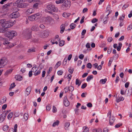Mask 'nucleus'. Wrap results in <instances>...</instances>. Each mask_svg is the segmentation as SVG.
Returning a JSON list of instances; mask_svg holds the SVG:
<instances>
[{"label":"nucleus","instance_id":"6e6d98bb","mask_svg":"<svg viewBox=\"0 0 132 132\" xmlns=\"http://www.w3.org/2000/svg\"><path fill=\"white\" fill-rule=\"evenodd\" d=\"M84 57V55L82 54H80L79 56V58L81 60H82Z\"/></svg>","mask_w":132,"mask_h":132},{"label":"nucleus","instance_id":"f03ea898","mask_svg":"<svg viewBox=\"0 0 132 132\" xmlns=\"http://www.w3.org/2000/svg\"><path fill=\"white\" fill-rule=\"evenodd\" d=\"M16 32L14 31H9L7 32L6 35L7 37L9 39V40L15 36L17 35Z\"/></svg>","mask_w":132,"mask_h":132},{"label":"nucleus","instance_id":"2f4dec72","mask_svg":"<svg viewBox=\"0 0 132 132\" xmlns=\"http://www.w3.org/2000/svg\"><path fill=\"white\" fill-rule=\"evenodd\" d=\"M76 26V24L74 23H72L70 25V27L71 29H73L75 28Z\"/></svg>","mask_w":132,"mask_h":132},{"label":"nucleus","instance_id":"a19ab883","mask_svg":"<svg viewBox=\"0 0 132 132\" xmlns=\"http://www.w3.org/2000/svg\"><path fill=\"white\" fill-rule=\"evenodd\" d=\"M61 64V62L60 61H59L55 65V67H56V68H58V67Z\"/></svg>","mask_w":132,"mask_h":132},{"label":"nucleus","instance_id":"0e129e2a","mask_svg":"<svg viewBox=\"0 0 132 132\" xmlns=\"http://www.w3.org/2000/svg\"><path fill=\"white\" fill-rule=\"evenodd\" d=\"M132 28V24L130 25L128 27L127 29L128 30H130Z\"/></svg>","mask_w":132,"mask_h":132},{"label":"nucleus","instance_id":"79ce46f5","mask_svg":"<svg viewBox=\"0 0 132 132\" xmlns=\"http://www.w3.org/2000/svg\"><path fill=\"white\" fill-rule=\"evenodd\" d=\"M9 128V127L8 126H5L3 127V130L4 131H6L7 130H8Z\"/></svg>","mask_w":132,"mask_h":132},{"label":"nucleus","instance_id":"5701e85b","mask_svg":"<svg viewBox=\"0 0 132 132\" xmlns=\"http://www.w3.org/2000/svg\"><path fill=\"white\" fill-rule=\"evenodd\" d=\"M70 123L69 122H66L64 125V128L65 130L68 129V128L70 125Z\"/></svg>","mask_w":132,"mask_h":132},{"label":"nucleus","instance_id":"680f3d73","mask_svg":"<svg viewBox=\"0 0 132 132\" xmlns=\"http://www.w3.org/2000/svg\"><path fill=\"white\" fill-rule=\"evenodd\" d=\"M86 30L85 29L83 30L81 32L82 35L83 36L86 33Z\"/></svg>","mask_w":132,"mask_h":132},{"label":"nucleus","instance_id":"4c0bfd02","mask_svg":"<svg viewBox=\"0 0 132 132\" xmlns=\"http://www.w3.org/2000/svg\"><path fill=\"white\" fill-rule=\"evenodd\" d=\"M57 109L55 106H53V107L52 111L53 113H55L57 112Z\"/></svg>","mask_w":132,"mask_h":132},{"label":"nucleus","instance_id":"09e8293b","mask_svg":"<svg viewBox=\"0 0 132 132\" xmlns=\"http://www.w3.org/2000/svg\"><path fill=\"white\" fill-rule=\"evenodd\" d=\"M122 125V123H119L116 125L115 126V127L116 128H118L120 126H121Z\"/></svg>","mask_w":132,"mask_h":132},{"label":"nucleus","instance_id":"c9c22d12","mask_svg":"<svg viewBox=\"0 0 132 132\" xmlns=\"http://www.w3.org/2000/svg\"><path fill=\"white\" fill-rule=\"evenodd\" d=\"M6 99V98L2 99L0 102V104H2L5 102Z\"/></svg>","mask_w":132,"mask_h":132},{"label":"nucleus","instance_id":"0eeeda50","mask_svg":"<svg viewBox=\"0 0 132 132\" xmlns=\"http://www.w3.org/2000/svg\"><path fill=\"white\" fill-rule=\"evenodd\" d=\"M47 8L48 10L52 11L54 12H56L58 11L57 9L52 4H50L48 5L47 6Z\"/></svg>","mask_w":132,"mask_h":132},{"label":"nucleus","instance_id":"37998d69","mask_svg":"<svg viewBox=\"0 0 132 132\" xmlns=\"http://www.w3.org/2000/svg\"><path fill=\"white\" fill-rule=\"evenodd\" d=\"M87 67L88 68L91 69L92 67V65L91 63H89L87 65Z\"/></svg>","mask_w":132,"mask_h":132},{"label":"nucleus","instance_id":"ea45409f","mask_svg":"<svg viewBox=\"0 0 132 132\" xmlns=\"http://www.w3.org/2000/svg\"><path fill=\"white\" fill-rule=\"evenodd\" d=\"M10 5L9 4H7L4 5L3 7V8L5 9L6 8H7L8 7H9Z\"/></svg>","mask_w":132,"mask_h":132},{"label":"nucleus","instance_id":"9d476101","mask_svg":"<svg viewBox=\"0 0 132 132\" xmlns=\"http://www.w3.org/2000/svg\"><path fill=\"white\" fill-rule=\"evenodd\" d=\"M110 6L109 5H108V7H107L106 10H107L106 11L107 12L108 11H109V12L108 14L105 17V18H104V19L103 20V21H104L103 22L104 24H105L107 22V19L108 18V16L109 15V14L111 13V11H110Z\"/></svg>","mask_w":132,"mask_h":132},{"label":"nucleus","instance_id":"393cba45","mask_svg":"<svg viewBox=\"0 0 132 132\" xmlns=\"http://www.w3.org/2000/svg\"><path fill=\"white\" fill-rule=\"evenodd\" d=\"M107 80L106 78H105L104 79H102L100 80V82L102 84H104L105 83Z\"/></svg>","mask_w":132,"mask_h":132},{"label":"nucleus","instance_id":"423d86ee","mask_svg":"<svg viewBox=\"0 0 132 132\" xmlns=\"http://www.w3.org/2000/svg\"><path fill=\"white\" fill-rule=\"evenodd\" d=\"M23 34L27 39L31 38V35L30 32L28 29H26L24 30L23 32Z\"/></svg>","mask_w":132,"mask_h":132},{"label":"nucleus","instance_id":"774afa93","mask_svg":"<svg viewBox=\"0 0 132 132\" xmlns=\"http://www.w3.org/2000/svg\"><path fill=\"white\" fill-rule=\"evenodd\" d=\"M89 129L87 127H86L84 129V131L85 132H89Z\"/></svg>","mask_w":132,"mask_h":132},{"label":"nucleus","instance_id":"6ab92c4d","mask_svg":"<svg viewBox=\"0 0 132 132\" xmlns=\"http://www.w3.org/2000/svg\"><path fill=\"white\" fill-rule=\"evenodd\" d=\"M60 32L61 33H62L64 32L65 29V27L64 25L63 24L61 25L60 26Z\"/></svg>","mask_w":132,"mask_h":132},{"label":"nucleus","instance_id":"e433bc0d","mask_svg":"<svg viewBox=\"0 0 132 132\" xmlns=\"http://www.w3.org/2000/svg\"><path fill=\"white\" fill-rule=\"evenodd\" d=\"M13 113H10L7 116V118L9 119H11L12 117Z\"/></svg>","mask_w":132,"mask_h":132},{"label":"nucleus","instance_id":"58836bf2","mask_svg":"<svg viewBox=\"0 0 132 132\" xmlns=\"http://www.w3.org/2000/svg\"><path fill=\"white\" fill-rule=\"evenodd\" d=\"M39 4V3H35L33 5V7L34 8H37L38 7V5Z\"/></svg>","mask_w":132,"mask_h":132},{"label":"nucleus","instance_id":"b1692460","mask_svg":"<svg viewBox=\"0 0 132 132\" xmlns=\"http://www.w3.org/2000/svg\"><path fill=\"white\" fill-rule=\"evenodd\" d=\"M122 44L121 43H119V46L117 47V50L118 51H119L120 50L121 47L122 46Z\"/></svg>","mask_w":132,"mask_h":132},{"label":"nucleus","instance_id":"cd10ccee","mask_svg":"<svg viewBox=\"0 0 132 132\" xmlns=\"http://www.w3.org/2000/svg\"><path fill=\"white\" fill-rule=\"evenodd\" d=\"M93 78V76L92 75H90L88 76L86 79L87 81H89L90 80L92 79Z\"/></svg>","mask_w":132,"mask_h":132},{"label":"nucleus","instance_id":"49530a36","mask_svg":"<svg viewBox=\"0 0 132 132\" xmlns=\"http://www.w3.org/2000/svg\"><path fill=\"white\" fill-rule=\"evenodd\" d=\"M98 19L96 18H94L92 20L91 22L92 23H94L97 22Z\"/></svg>","mask_w":132,"mask_h":132},{"label":"nucleus","instance_id":"7c9ffc66","mask_svg":"<svg viewBox=\"0 0 132 132\" xmlns=\"http://www.w3.org/2000/svg\"><path fill=\"white\" fill-rule=\"evenodd\" d=\"M59 121L58 120H56V122H54L52 126L53 127H55L56 126H57L59 124Z\"/></svg>","mask_w":132,"mask_h":132},{"label":"nucleus","instance_id":"a211bd4d","mask_svg":"<svg viewBox=\"0 0 132 132\" xmlns=\"http://www.w3.org/2000/svg\"><path fill=\"white\" fill-rule=\"evenodd\" d=\"M38 26L37 25H35L33 26L32 27L31 29L32 30L34 31H37L38 30Z\"/></svg>","mask_w":132,"mask_h":132},{"label":"nucleus","instance_id":"9b49d317","mask_svg":"<svg viewBox=\"0 0 132 132\" xmlns=\"http://www.w3.org/2000/svg\"><path fill=\"white\" fill-rule=\"evenodd\" d=\"M29 5V4L27 3H19L18 4L17 7L20 8H25L27 7Z\"/></svg>","mask_w":132,"mask_h":132},{"label":"nucleus","instance_id":"6e6552de","mask_svg":"<svg viewBox=\"0 0 132 132\" xmlns=\"http://www.w3.org/2000/svg\"><path fill=\"white\" fill-rule=\"evenodd\" d=\"M7 62V59L5 57H3L0 60V68L3 67Z\"/></svg>","mask_w":132,"mask_h":132},{"label":"nucleus","instance_id":"13d9d810","mask_svg":"<svg viewBox=\"0 0 132 132\" xmlns=\"http://www.w3.org/2000/svg\"><path fill=\"white\" fill-rule=\"evenodd\" d=\"M23 1V0H17L16 2V3L18 4L20 3H21V2H22Z\"/></svg>","mask_w":132,"mask_h":132},{"label":"nucleus","instance_id":"2eb2a0df","mask_svg":"<svg viewBox=\"0 0 132 132\" xmlns=\"http://www.w3.org/2000/svg\"><path fill=\"white\" fill-rule=\"evenodd\" d=\"M18 12H16L12 13L11 14V18H16L18 17Z\"/></svg>","mask_w":132,"mask_h":132},{"label":"nucleus","instance_id":"de8ad7c7","mask_svg":"<svg viewBox=\"0 0 132 132\" xmlns=\"http://www.w3.org/2000/svg\"><path fill=\"white\" fill-rule=\"evenodd\" d=\"M15 86V83H13L10 86V89H11L14 88Z\"/></svg>","mask_w":132,"mask_h":132},{"label":"nucleus","instance_id":"5fc2aeb1","mask_svg":"<svg viewBox=\"0 0 132 132\" xmlns=\"http://www.w3.org/2000/svg\"><path fill=\"white\" fill-rule=\"evenodd\" d=\"M125 17V15L124 14H123L122 15V16H121L119 18V19L120 20H123L124 19Z\"/></svg>","mask_w":132,"mask_h":132},{"label":"nucleus","instance_id":"e2e57ef3","mask_svg":"<svg viewBox=\"0 0 132 132\" xmlns=\"http://www.w3.org/2000/svg\"><path fill=\"white\" fill-rule=\"evenodd\" d=\"M85 18V17L83 16L80 21V23L82 24L84 22V19Z\"/></svg>","mask_w":132,"mask_h":132},{"label":"nucleus","instance_id":"8fccbe9b","mask_svg":"<svg viewBox=\"0 0 132 132\" xmlns=\"http://www.w3.org/2000/svg\"><path fill=\"white\" fill-rule=\"evenodd\" d=\"M40 70H38L37 71V72H36L34 74V75L35 76H37L40 73Z\"/></svg>","mask_w":132,"mask_h":132},{"label":"nucleus","instance_id":"dca6fc26","mask_svg":"<svg viewBox=\"0 0 132 132\" xmlns=\"http://www.w3.org/2000/svg\"><path fill=\"white\" fill-rule=\"evenodd\" d=\"M6 116V114L2 113L0 118V122H3L5 119Z\"/></svg>","mask_w":132,"mask_h":132},{"label":"nucleus","instance_id":"052dcab7","mask_svg":"<svg viewBox=\"0 0 132 132\" xmlns=\"http://www.w3.org/2000/svg\"><path fill=\"white\" fill-rule=\"evenodd\" d=\"M112 38L111 37H109L108 39V41L109 42H111L112 40Z\"/></svg>","mask_w":132,"mask_h":132},{"label":"nucleus","instance_id":"72a5a7b5","mask_svg":"<svg viewBox=\"0 0 132 132\" xmlns=\"http://www.w3.org/2000/svg\"><path fill=\"white\" fill-rule=\"evenodd\" d=\"M23 117L25 120H27L28 119V115L27 114L25 113L24 114Z\"/></svg>","mask_w":132,"mask_h":132},{"label":"nucleus","instance_id":"20e7f679","mask_svg":"<svg viewBox=\"0 0 132 132\" xmlns=\"http://www.w3.org/2000/svg\"><path fill=\"white\" fill-rule=\"evenodd\" d=\"M23 34L27 39L31 38V35L30 32L28 29H26L24 30L23 32Z\"/></svg>","mask_w":132,"mask_h":132},{"label":"nucleus","instance_id":"f8f14e48","mask_svg":"<svg viewBox=\"0 0 132 132\" xmlns=\"http://www.w3.org/2000/svg\"><path fill=\"white\" fill-rule=\"evenodd\" d=\"M64 104L66 106H68L70 104L69 102L68 101L67 96H65L64 98Z\"/></svg>","mask_w":132,"mask_h":132},{"label":"nucleus","instance_id":"338daca9","mask_svg":"<svg viewBox=\"0 0 132 132\" xmlns=\"http://www.w3.org/2000/svg\"><path fill=\"white\" fill-rule=\"evenodd\" d=\"M124 38V37L123 36H122L119 39V41L122 40Z\"/></svg>","mask_w":132,"mask_h":132},{"label":"nucleus","instance_id":"aec40b11","mask_svg":"<svg viewBox=\"0 0 132 132\" xmlns=\"http://www.w3.org/2000/svg\"><path fill=\"white\" fill-rule=\"evenodd\" d=\"M35 52V48H32L28 49V53H32Z\"/></svg>","mask_w":132,"mask_h":132},{"label":"nucleus","instance_id":"a18cd8bd","mask_svg":"<svg viewBox=\"0 0 132 132\" xmlns=\"http://www.w3.org/2000/svg\"><path fill=\"white\" fill-rule=\"evenodd\" d=\"M37 69L36 68V67H34L32 68L31 71L34 72H35L37 70Z\"/></svg>","mask_w":132,"mask_h":132},{"label":"nucleus","instance_id":"412c9836","mask_svg":"<svg viewBox=\"0 0 132 132\" xmlns=\"http://www.w3.org/2000/svg\"><path fill=\"white\" fill-rule=\"evenodd\" d=\"M71 15L70 13H64L63 14V16L67 18L69 16Z\"/></svg>","mask_w":132,"mask_h":132},{"label":"nucleus","instance_id":"7ed1b4c3","mask_svg":"<svg viewBox=\"0 0 132 132\" xmlns=\"http://www.w3.org/2000/svg\"><path fill=\"white\" fill-rule=\"evenodd\" d=\"M41 17L39 13H37L28 17V19L31 21L36 20L39 19Z\"/></svg>","mask_w":132,"mask_h":132},{"label":"nucleus","instance_id":"39448f33","mask_svg":"<svg viewBox=\"0 0 132 132\" xmlns=\"http://www.w3.org/2000/svg\"><path fill=\"white\" fill-rule=\"evenodd\" d=\"M23 34L27 39L31 38V35L30 32L28 29H26L24 30L23 32Z\"/></svg>","mask_w":132,"mask_h":132},{"label":"nucleus","instance_id":"864d4df0","mask_svg":"<svg viewBox=\"0 0 132 132\" xmlns=\"http://www.w3.org/2000/svg\"><path fill=\"white\" fill-rule=\"evenodd\" d=\"M18 126L16 124H15L14 126V132H17V128Z\"/></svg>","mask_w":132,"mask_h":132},{"label":"nucleus","instance_id":"1a4fd4ad","mask_svg":"<svg viewBox=\"0 0 132 132\" xmlns=\"http://www.w3.org/2000/svg\"><path fill=\"white\" fill-rule=\"evenodd\" d=\"M62 4V6L63 8H66L67 9L69 8L71 6V1H65Z\"/></svg>","mask_w":132,"mask_h":132},{"label":"nucleus","instance_id":"4d7b16f0","mask_svg":"<svg viewBox=\"0 0 132 132\" xmlns=\"http://www.w3.org/2000/svg\"><path fill=\"white\" fill-rule=\"evenodd\" d=\"M64 90L65 91V92L66 93L69 90V87H66L65 88H64Z\"/></svg>","mask_w":132,"mask_h":132},{"label":"nucleus","instance_id":"bf43d9fd","mask_svg":"<svg viewBox=\"0 0 132 132\" xmlns=\"http://www.w3.org/2000/svg\"><path fill=\"white\" fill-rule=\"evenodd\" d=\"M86 47L87 48H90V44L89 43H87L86 45Z\"/></svg>","mask_w":132,"mask_h":132},{"label":"nucleus","instance_id":"f3484780","mask_svg":"<svg viewBox=\"0 0 132 132\" xmlns=\"http://www.w3.org/2000/svg\"><path fill=\"white\" fill-rule=\"evenodd\" d=\"M31 90V88L30 87H28L26 90L25 93L27 95V96L30 93Z\"/></svg>","mask_w":132,"mask_h":132},{"label":"nucleus","instance_id":"a878e982","mask_svg":"<svg viewBox=\"0 0 132 132\" xmlns=\"http://www.w3.org/2000/svg\"><path fill=\"white\" fill-rule=\"evenodd\" d=\"M3 39L5 40V41L4 42L3 44L4 45H5L6 44H10V42H8V41L9 40V39H6L5 38H3Z\"/></svg>","mask_w":132,"mask_h":132},{"label":"nucleus","instance_id":"4468645a","mask_svg":"<svg viewBox=\"0 0 132 132\" xmlns=\"http://www.w3.org/2000/svg\"><path fill=\"white\" fill-rule=\"evenodd\" d=\"M109 123L111 125H112L115 120V119L114 117L112 116L110 118Z\"/></svg>","mask_w":132,"mask_h":132},{"label":"nucleus","instance_id":"603ef678","mask_svg":"<svg viewBox=\"0 0 132 132\" xmlns=\"http://www.w3.org/2000/svg\"><path fill=\"white\" fill-rule=\"evenodd\" d=\"M87 85V84L86 83H85L83 84L81 86V88L82 89L85 88Z\"/></svg>","mask_w":132,"mask_h":132},{"label":"nucleus","instance_id":"69168bd1","mask_svg":"<svg viewBox=\"0 0 132 132\" xmlns=\"http://www.w3.org/2000/svg\"><path fill=\"white\" fill-rule=\"evenodd\" d=\"M87 106L88 107L90 108L92 107V105L91 103H89L87 104Z\"/></svg>","mask_w":132,"mask_h":132},{"label":"nucleus","instance_id":"bb28decb","mask_svg":"<svg viewBox=\"0 0 132 132\" xmlns=\"http://www.w3.org/2000/svg\"><path fill=\"white\" fill-rule=\"evenodd\" d=\"M15 78L17 80L20 81L21 80L22 77L20 76L16 75L15 76Z\"/></svg>","mask_w":132,"mask_h":132},{"label":"nucleus","instance_id":"f704fd0d","mask_svg":"<svg viewBox=\"0 0 132 132\" xmlns=\"http://www.w3.org/2000/svg\"><path fill=\"white\" fill-rule=\"evenodd\" d=\"M65 42L64 40L60 41L59 43V45L60 46H62L64 45Z\"/></svg>","mask_w":132,"mask_h":132},{"label":"nucleus","instance_id":"ddd939ff","mask_svg":"<svg viewBox=\"0 0 132 132\" xmlns=\"http://www.w3.org/2000/svg\"><path fill=\"white\" fill-rule=\"evenodd\" d=\"M34 10L32 8H30L28 9L26 12V14L27 15H30V14L34 12Z\"/></svg>","mask_w":132,"mask_h":132},{"label":"nucleus","instance_id":"4be33fe9","mask_svg":"<svg viewBox=\"0 0 132 132\" xmlns=\"http://www.w3.org/2000/svg\"><path fill=\"white\" fill-rule=\"evenodd\" d=\"M124 98L122 97H119L118 98H117L116 101L117 103L119 102L120 101L123 100Z\"/></svg>","mask_w":132,"mask_h":132},{"label":"nucleus","instance_id":"c756f323","mask_svg":"<svg viewBox=\"0 0 132 132\" xmlns=\"http://www.w3.org/2000/svg\"><path fill=\"white\" fill-rule=\"evenodd\" d=\"M65 1V0H59L58 1H56L55 2L57 4L62 3Z\"/></svg>","mask_w":132,"mask_h":132},{"label":"nucleus","instance_id":"f257e3e1","mask_svg":"<svg viewBox=\"0 0 132 132\" xmlns=\"http://www.w3.org/2000/svg\"><path fill=\"white\" fill-rule=\"evenodd\" d=\"M0 25L4 28H7L12 26L13 24L11 22L6 21L5 19H3L0 20Z\"/></svg>","mask_w":132,"mask_h":132},{"label":"nucleus","instance_id":"c85d7f7f","mask_svg":"<svg viewBox=\"0 0 132 132\" xmlns=\"http://www.w3.org/2000/svg\"><path fill=\"white\" fill-rule=\"evenodd\" d=\"M81 84V82H80V81L78 79H76V84L78 85V86H80Z\"/></svg>","mask_w":132,"mask_h":132},{"label":"nucleus","instance_id":"3c124183","mask_svg":"<svg viewBox=\"0 0 132 132\" xmlns=\"http://www.w3.org/2000/svg\"><path fill=\"white\" fill-rule=\"evenodd\" d=\"M128 4H125L122 7V9L123 10H125L126 8L128 7Z\"/></svg>","mask_w":132,"mask_h":132},{"label":"nucleus","instance_id":"c03bdc74","mask_svg":"<svg viewBox=\"0 0 132 132\" xmlns=\"http://www.w3.org/2000/svg\"><path fill=\"white\" fill-rule=\"evenodd\" d=\"M69 91L72 92L74 90V87L72 86H70L69 87Z\"/></svg>","mask_w":132,"mask_h":132},{"label":"nucleus","instance_id":"473e14b6","mask_svg":"<svg viewBox=\"0 0 132 132\" xmlns=\"http://www.w3.org/2000/svg\"><path fill=\"white\" fill-rule=\"evenodd\" d=\"M13 70V69H10L7 70L5 73V74L8 75L10 73L12 72Z\"/></svg>","mask_w":132,"mask_h":132}]
</instances>
